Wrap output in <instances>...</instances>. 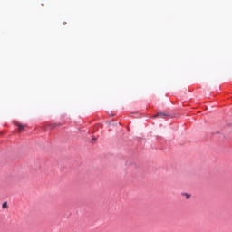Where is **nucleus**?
Segmentation results:
<instances>
[{
    "instance_id": "1",
    "label": "nucleus",
    "mask_w": 232,
    "mask_h": 232,
    "mask_svg": "<svg viewBox=\"0 0 232 232\" xmlns=\"http://www.w3.org/2000/svg\"><path fill=\"white\" fill-rule=\"evenodd\" d=\"M154 117H160L161 119H166V117H168V114H166L164 112H159Z\"/></svg>"
},
{
    "instance_id": "2",
    "label": "nucleus",
    "mask_w": 232,
    "mask_h": 232,
    "mask_svg": "<svg viewBox=\"0 0 232 232\" xmlns=\"http://www.w3.org/2000/svg\"><path fill=\"white\" fill-rule=\"evenodd\" d=\"M17 126H18L19 131H23L24 130V128L26 127L25 125H23L21 123H18Z\"/></svg>"
},
{
    "instance_id": "3",
    "label": "nucleus",
    "mask_w": 232,
    "mask_h": 232,
    "mask_svg": "<svg viewBox=\"0 0 232 232\" xmlns=\"http://www.w3.org/2000/svg\"><path fill=\"white\" fill-rule=\"evenodd\" d=\"M182 196L186 197L187 200H188V198H191V195L188 193H182Z\"/></svg>"
},
{
    "instance_id": "4",
    "label": "nucleus",
    "mask_w": 232,
    "mask_h": 232,
    "mask_svg": "<svg viewBox=\"0 0 232 232\" xmlns=\"http://www.w3.org/2000/svg\"><path fill=\"white\" fill-rule=\"evenodd\" d=\"M7 204H6V202H5V203H3V205H2V208L5 209V208H7Z\"/></svg>"
},
{
    "instance_id": "5",
    "label": "nucleus",
    "mask_w": 232,
    "mask_h": 232,
    "mask_svg": "<svg viewBox=\"0 0 232 232\" xmlns=\"http://www.w3.org/2000/svg\"><path fill=\"white\" fill-rule=\"evenodd\" d=\"M95 140H97V139L93 138V139L92 140V142H95Z\"/></svg>"
},
{
    "instance_id": "6",
    "label": "nucleus",
    "mask_w": 232,
    "mask_h": 232,
    "mask_svg": "<svg viewBox=\"0 0 232 232\" xmlns=\"http://www.w3.org/2000/svg\"><path fill=\"white\" fill-rule=\"evenodd\" d=\"M63 24H66V22H63Z\"/></svg>"
}]
</instances>
